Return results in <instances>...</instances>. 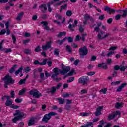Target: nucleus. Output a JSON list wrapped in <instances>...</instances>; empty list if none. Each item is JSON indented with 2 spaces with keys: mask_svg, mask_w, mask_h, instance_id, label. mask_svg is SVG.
Here are the masks:
<instances>
[{
  "mask_svg": "<svg viewBox=\"0 0 127 127\" xmlns=\"http://www.w3.org/2000/svg\"><path fill=\"white\" fill-rule=\"evenodd\" d=\"M70 70V66H62V69L55 67L53 70L54 74L52 75L51 78L56 82H59V81H61V78H57V76L60 74L63 75H65V74H67Z\"/></svg>",
  "mask_w": 127,
  "mask_h": 127,
  "instance_id": "nucleus-1",
  "label": "nucleus"
},
{
  "mask_svg": "<svg viewBox=\"0 0 127 127\" xmlns=\"http://www.w3.org/2000/svg\"><path fill=\"white\" fill-rule=\"evenodd\" d=\"M57 113L54 112H51L48 114H46L44 116L42 122H43L44 123H48V121L51 119V117L57 116Z\"/></svg>",
  "mask_w": 127,
  "mask_h": 127,
  "instance_id": "nucleus-2",
  "label": "nucleus"
},
{
  "mask_svg": "<svg viewBox=\"0 0 127 127\" xmlns=\"http://www.w3.org/2000/svg\"><path fill=\"white\" fill-rule=\"evenodd\" d=\"M2 80L4 81V83L9 84V85H13L15 83V81L9 74L5 75Z\"/></svg>",
  "mask_w": 127,
  "mask_h": 127,
  "instance_id": "nucleus-3",
  "label": "nucleus"
},
{
  "mask_svg": "<svg viewBox=\"0 0 127 127\" xmlns=\"http://www.w3.org/2000/svg\"><path fill=\"white\" fill-rule=\"evenodd\" d=\"M78 51L79 55L80 56V58H84V56H86L88 52V49L86 46L79 48Z\"/></svg>",
  "mask_w": 127,
  "mask_h": 127,
  "instance_id": "nucleus-4",
  "label": "nucleus"
},
{
  "mask_svg": "<svg viewBox=\"0 0 127 127\" xmlns=\"http://www.w3.org/2000/svg\"><path fill=\"white\" fill-rule=\"evenodd\" d=\"M29 94L33 96L36 99H39L40 97H42V94L40 93L39 91L36 89H33L29 91Z\"/></svg>",
  "mask_w": 127,
  "mask_h": 127,
  "instance_id": "nucleus-5",
  "label": "nucleus"
},
{
  "mask_svg": "<svg viewBox=\"0 0 127 127\" xmlns=\"http://www.w3.org/2000/svg\"><path fill=\"white\" fill-rule=\"evenodd\" d=\"M88 80L89 78L88 76H82L78 79V83L82 84L84 86H85V85L87 86L88 85Z\"/></svg>",
  "mask_w": 127,
  "mask_h": 127,
  "instance_id": "nucleus-6",
  "label": "nucleus"
},
{
  "mask_svg": "<svg viewBox=\"0 0 127 127\" xmlns=\"http://www.w3.org/2000/svg\"><path fill=\"white\" fill-rule=\"evenodd\" d=\"M61 86H62V83H59L57 84V86H53L51 88L50 92L52 94H55L56 93L57 90H59L60 88H61Z\"/></svg>",
  "mask_w": 127,
  "mask_h": 127,
  "instance_id": "nucleus-7",
  "label": "nucleus"
},
{
  "mask_svg": "<svg viewBox=\"0 0 127 127\" xmlns=\"http://www.w3.org/2000/svg\"><path fill=\"white\" fill-rule=\"evenodd\" d=\"M52 44V41H50L47 42L46 43L45 45H43L42 46V49H43V50H44V51H46L47 49H49V48H51Z\"/></svg>",
  "mask_w": 127,
  "mask_h": 127,
  "instance_id": "nucleus-8",
  "label": "nucleus"
},
{
  "mask_svg": "<svg viewBox=\"0 0 127 127\" xmlns=\"http://www.w3.org/2000/svg\"><path fill=\"white\" fill-rule=\"evenodd\" d=\"M104 10L105 11H107V13H109V14H112V13L114 14L116 11H118V10L116 11V10L111 8L110 7L107 6H104Z\"/></svg>",
  "mask_w": 127,
  "mask_h": 127,
  "instance_id": "nucleus-9",
  "label": "nucleus"
},
{
  "mask_svg": "<svg viewBox=\"0 0 127 127\" xmlns=\"http://www.w3.org/2000/svg\"><path fill=\"white\" fill-rule=\"evenodd\" d=\"M103 109H104L103 106H99L96 109V111L94 113L96 117H98L101 115H102V111H103Z\"/></svg>",
  "mask_w": 127,
  "mask_h": 127,
  "instance_id": "nucleus-10",
  "label": "nucleus"
},
{
  "mask_svg": "<svg viewBox=\"0 0 127 127\" xmlns=\"http://www.w3.org/2000/svg\"><path fill=\"white\" fill-rule=\"evenodd\" d=\"M110 36V34H105L103 32H100L97 35V38L99 40H102V39H104V38H106V37H108V36Z\"/></svg>",
  "mask_w": 127,
  "mask_h": 127,
  "instance_id": "nucleus-11",
  "label": "nucleus"
},
{
  "mask_svg": "<svg viewBox=\"0 0 127 127\" xmlns=\"http://www.w3.org/2000/svg\"><path fill=\"white\" fill-rule=\"evenodd\" d=\"M84 19L85 20H89L91 22V23H94L95 22V19L92 16L89 15L88 14H86L84 15Z\"/></svg>",
  "mask_w": 127,
  "mask_h": 127,
  "instance_id": "nucleus-12",
  "label": "nucleus"
},
{
  "mask_svg": "<svg viewBox=\"0 0 127 127\" xmlns=\"http://www.w3.org/2000/svg\"><path fill=\"white\" fill-rule=\"evenodd\" d=\"M118 13H121V12H123V13L121 15V16L125 18V17H127V8L125 9V10H118L117 11Z\"/></svg>",
  "mask_w": 127,
  "mask_h": 127,
  "instance_id": "nucleus-13",
  "label": "nucleus"
},
{
  "mask_svg": "<svg viewBox=\"0 0 127 127\" xmlns=\"http://www.w3.org/2000/svg\"><path fill=\"white\" fill-rule=\"evenodd\" d=\"M126 86H127V83H124L122 84L119 87L117 88L116 92H122L123 91V89H124V88L126 87Z\"/></svg>",
  "mask_w": 127,
  "mask_h": 127,
  "instance_id": "nucleus-14",
  "label": "nucleus"
},
{
  "mask_svg": "<svg viewBox=\"0 0 127 127\" xmlns=\"http://www.w3.org/2000/svg\"><path fill=\"white\" fill-rule=\"evenodd\" d=\"M40 9H41L42 12H45L47 10V6H46V4L44 3L41 4L39 6Z\"/></svg>",
  "mask_w": 127,
  "mask_h": 127,
  "instance_id": "nucleus-15",
  "label": "nucleus"
},
{
  "mask_svg": "<svg viewBox=\"0 0 127 127\" xmlns=\"http://www.w3.org/2000/svg\"><path fill=\"white\" fill-rule=\"evenodd\" d=\"M97 27L94 28V31H96V32H99L100 30V27H101V25H103V23L102 22H99L97 23Z\"/></svg>",
  "mask_w": 127,
  "mask_h": 127,
  "instance_id": "nucleus-16",
  "label": "nucleus"
},
{
  "mask_svg": "<svg viewBox=\"0 0 127 127\" xmlns=\"http://www.w3.org/2000/svg\"><path fill=\"white\" fill-rule=\"evenodd\" d=\"M35 123V119L34 117H32L29 120L28 123V126H33L34 123Z\"/></svg>",
  "mask_w": 127,
  "mask_h": 127,
  "instance_id": "nucleus-17",
  "label": "nucleus"
},
{
  "mask_svg": "<svg viewBox=\"0 0 127 127\" xmlns=\"http://www.w3.org/2000/svg\"><path fill=\"white\" fill-rule=\"evenodd\" d=\"M24 14V13L23 12H21L20 13H18L16 18V20H17V21H20V20H21V18L23 17Z\"/></svg>",
  "mask_w": 127,
  "mask_h": 127,
  "instance_id": "nucleus-18",
  "label": "nucleus"
},
{
  "mask_svg": "<svg viewBox=\"0 0 127 127\" xmlns=\"http://www.w3.org/2000/svg\"><path fill=\"white\" fill-rule=\"evenodd\" d=\"M56 100H58V103L60 105H64L65 104V99H63L61 98H56Z\"/></svg>",
  "mask_w": 127,
  "mask_h": 127,
  "instance_id": "nucleus-19",
  "label": "nucleus"
},
{
  "mask_svg": "<svg viewBox=\"0 0 127 127\" xmlns=\"http://www.w3.org/2000/svg\"><path fill=\"white\" fill-rule=\"evenodd\" d=\"M22 70H23V66H22L18 69V70L15 72V75H16V76H17V75H18L19 73H21V74H22Z\"/></svg>",
  "mask_w": 127,
  "mask_h": 127,
  "instance_id": "nucleus-20",
  "label": "nucleus"
},
{
  "mask_svg": "<svg viewBox=\"0 0 127 127\" xmlns=\"http://www.w3.org/2000/svg\"><path fill=\"white\" fill-rule=\"evenodd\" d=\"M66 39H67L69 43H71V42H73V41H74V39L72 38V37H65V38H64V41L66 40Z\"/></svg>",
  "mask_w": 127,
  "mask_h": 127,
  "instance_id": "nucleus-21",
  "label": "nucleus"
},
{
  "mask_svg": "<svg viewBox=\"0 0 127 127\" xmlns=\"http://www.w3.org/2000/svg\"><path fill=\"white\" fill-rule=\"evenodd\" d=\"M65 42V40L64 39H63V40H58L57 41H56V43L57 44H59V45H62V44H63V43H64V42Z\"/></svg>",
  "mask_w": 127,
  "mask_h": 127,
  "instance_id": "nucleus-22",
  "label": "nucleus"
},
{
  "mask_svg": "<svg viewBox=\"0 0 127 127\" xmlns=\"http://www.w3.org/2000/svg\"><path fill=\"white\" fill-rule=\"evenodd\" d=\"M17 67V65H14L11 67V68L9 70V72L10 74H12L15 71V68Z\"/></svg>",
  "mask_w": 127,
  "mask_h": 127,
  "instance_id": "nucleus-23",
  "label": "nucleus"
},
{
  "mask_svg": "<svg viewBox=\"0 0 127 127\" xmlns=\"http://www.w3.org/2000/svg\"><path fill=\"white\" fill-rule=\"evenodd\" d=\"M12 100H6L5 102V105L7 107H9V106H12Z\"/></svg>",
  "mask_w": 127,
  "mask_h": 127,
  "instance_id": "nucleus-24",
  "label": "nucleus"
},
{
  "mask_svg": "<svg viewBox=\"0 0 127 127\" xmlns=\"http://www.w3.org/2000/svg\"><path fill=\"white\" fill-rule=\"evenodd\" d=\"M104 64H105V63H102V64H99L98 67L99 68L102 67L103 68V69H105V70L107 69L108 68V66H107V65H105L104 66H102V65H104Z\"/></svg>",
  "mask_w": 127,
  "mask_h": 127,
  "instance_id": "nucleus-25",
  "label": "nucleus"
},
{
  "mask_svg": "<svg viewBox=\"0 0 127 127\" xmlns=\"http://www.w3.org/2000/svg\"><path fill=\"white\" fill-rule=\"evenodd\" d=\"M27 90V89H26V88H23L19 92V96H22V95H24V94H25V92H26Z\"/></svg>",
  "mask_w": 127,
  "mask_h": 127,
  "instance_id": "nucleus-26",
  "label": "nucleus"
},
{
  "mask_svg": "<svg viewBox=\"0 0 127 127\" xmlns=\"http://www.w3.org/2000/svg\"><path fill=\"white\" fill-rule=\"evenodd\" d=\"M93 126V122H87L86 125H82L80 127H89Z\"/></svg>",
  "mask_w": 127,
  "mask_h": 127,
  "instance_id": "nucleus-27",
  "label": "nucleus"
},
{
  "mask_svg": "<svg viewBox=\"0 0 127 127\" xmlns=\"http://www.w3.org/2000/svg\"><path fill=\"white\" fill-rule=\"evenodd\" d=\"M75 27H76L71 24H69L68 26V28L69 30H70V31H75V29H74Z\"/></svg>",
  "mask_w": 127,
  "mask_h": 127,
  "instance_id": "nucleus-28",
  "label": "nucleus"
},
{
  "mask_svg": "<svg viewBox=\"0 0 127 127\" xmlns=\"http://www.w3.org/2000/svg\"><path fill=\"white\" fill-rule=\"evenodd\" d=\"M2 51H4L5 53H8L12 51L10 48H2Z\"/></svg>",
  "mask_w": 127,
  "mask_h": 127,
  "instance_id": "nucleus-29",
  "label": "nucleus"
},
{
  "mask_svg": "<svg viewBox=\"0 0 127 127\" xmlns=\"http://www.w3.org/2000/svg\"><path fill=\"white\" fill-rule=\"evenodd\" d=\"M59 49L57 48H55L54 51V54L55 55H56V56H59V52H60Z\"/></svg>",
  "mask_w": 127,
  "mask_h": 127,
  "instance_id": "nucleus-30",
  "label": "nucleus"
},
{
  "mask_svg": "<svg viewBox=\"0 0 127 127\" xmlns=\"http://www.w3.org/2000/svg\"><path fill=\"white\" fill-rule=\"evenodd\" d=\"M124 103L123 102H121L120 103L119 102H117L115 104V107L117 109H120L121 107H122V105H123Z\"/></svg>",
  "mask_w": 127,
  "mask_h": 127,
  "instance_id": "nucleus-31",
  "label": "nucleus"
},
{
  "mask_svg": "<svg viewBox=\"0 0 127 127\" xmlns=\"http://www.w3.org/2000/svg\"><path fill=\"white\" fill-rule=\"evenodd\" d=\"M65 35H66V32H60L57 35V37L58 38H61L63 36H65Z\"/></svg>",
  "mask_w": 127,
  "mask_h": 127,
  "instance_id": "nucleus-32",
  "label": "nucleus"
},
{
  "mask_svg": "<svg viewBox=\"0 0 127 127\" xmlns=\"http://www.w3.org/2000/svg\"><path fill=\"white\" fill-rule=\"evenodd\" d=\"M72 14H73V13L72 12V11H71V10H67L66 12V16H68V17L72 16Z\"/></svg>",
  "mask_w": 127,
  "mask_h": 127,
  "instance_id": "nucleus-33",
  "label": "nucleus"
},
{
  "mask_svg": "<svg viewBox=\"0 0 127 127\" xmlns=\"http://www.w3.org/2000/svg\"><path fill=\"white\" fill-rule=\"evenodd\" d=\"M47 7H48V10L49 12H51L52 11V9L51 8V3L49 2L47 4Z\"/></svg>",
  "mask_w": 127,
  "mask_h": 127,
  "instance_id": "nucleus-34",
  "label": "nucleus"
},
{
  "mask_svg": "<svg viewBox=\"0 0 127 127\" xmlns=\"http://www.w3.org/2000/svg\"><path fill=\"white\" fill-rule=\"evenodd\" d=\"M74 73H75V69H71V71H70L67 74V76H73L74 75Z\"/></svg>",
  "mask_w": 127,
  "mask_h": 127,
  "instance_id": "nucleus-35",
  "label": "nucleus"
},
{
  "mask_svg": "<svg viewBox=\"0 0 127 127\" xmlns=\"http://www.w3.org/2000/svg\"><path fill=\"white\" fill-rule=\"evenodd\" d=\"M24 53L25 54H31V50H29L28 49H25L24 50Z\"/></svg>",
  "mask_w": 127,
  "mask_h": 127,
  "instance_id": "nucleus-36",
  "label": "nucleus"
},
{
  "mask_svg": "<svg viewBox=\"0 0 127 127\" xmlns=\"http://www.w3.org/2000/svg\"><path fill=\"white\" fill-rule=\"evenodd\" d=\"M82 37H80V39L82 40V41H85V39H86V36H87V33L82 34Z\"/></svg>",
  "mask_w": 127,
  "mask_h": 127,
  "instance_id": "nucleus-37",
  "label": "nucleus"
},
{
  "mask_svg": "<svg viewBox=\"0 0 127 127\" xmlns=\"http://www.w3.org/2000/svg\"><path fill=\"white\" fill-rule=\"evenodd\" d=\"M47 60H46V59H44V60L42 62L39 63V65H40V66H43L44 65H46V62H47Z\"/></svg>",
  "mask_w": 127,
  "mask_h": 127,
  "instance_id": "nucleus-38",
  "label": "nucleus"
},
{
  "mask_svg": "<svg viewBox=\"0 0 127 127\" xmlns=\"http://www.w3.org/2000/svg\"><path fill=\"white\" fill-rule=\"evenodd\" d=\"M65 48L67 52H69V53L72 52V48H71V47H70V46L67 45Z\"/></svg>",
  "mask_w": 127,
  "mask_h": 127,
  "instance_id": "nucleus-39",
  "label": "nucleus"
},
{
  "mask_svg": "<svg viewBox=\"0 0 127 127\" xmlns=\"http://www.w3.org/2000/svg\"><path fill=\"white\" fill-rule=\"evenodd\" d=\"M115 117V115H114V113H112V114H110L108 116V120L109 121H111V120H113Z\"/></svg>",
  "mask_w": 127,
  "mask_h": 127,
  "instance_id": "nucleus-40",
  "label": "nucleus"
},
{
  "mask_svg": "<svg viewBox=\"0 0 127 127\" xmlns=\"http://www.w3.org/2000/svg\"><path fill=\"white\" fill-rule=\"evenodd\" d=\"M61 9H63V10L65 9H67L68 8V5L67 4H65L64 5H63L61 6Z\"/></svg>",
  "mask_w": 127,
  "mask_h": 127,
  "instance_id": "nucleus-41",
  "label": "nucleus"
},
{
  "mask_svg": "<svg viewBox=\"0 0 127 127\" xmlns=\"http://www.w3.org/2000/svg\"><path fill=\"white\" fill-rule=\"evenodd\" d=\"M68 1H69V0H62L60 2L57 3L56 5H61V3H66V2H68Z\"/></svg>",
  "mask_w": 127,
  "mask_h": 127,
  "instance_id": "nucleus-42",
  "label": "nucleus"
},
{
  "mask_svg": "<svg viewBox=\"0 0 127 127\" xmlns=\"http://www.w3.org/2000/svg\"><path fill=\"white\" fill-rule=\"evenodd\" d=\"M84 27H85V26L84 25L79 26V32H84Z\"/></svg>",
  "mask_w": 127,
  "mask_h": 127,
  "instance_id": "nucleus-43",
  "label": "nucleus"
},
{
  "mask_svg": "<svg viewBox=\"0 0 127 127\" xmlns=\"http://www.w3.org/2000/svg\"><path fill=\"white\" fill-rule=\"evenodd\" d=\"M26 82V80H25V79H22L19 81V84L20 85H23L25 84Z\"/></svg>",
  "mask_w": 127,
  "mask_h": 127,
  "instance_id": "nucleus-44",
  "label": "nucleus"
},
{
  "mask_svg": "<svg viewBox=\"0 0 127 127\" xmlns=\"http://www.w3.org/2000/svg\"><path fill=\"white\" fill-rule=\"evenodd\" d=\"M75 80V77H69V79L67 80V83H72V82L74 81Z\"/></svg>",
  "mask_w": 127,
  "mask_h": 127,
  "instance_id": "nucleus-45",
  "label": "nucleus"
},
{
  "mask_svg": "<svg viewBox=\"0 0 127 127\" xmlns=\"http://www.w3.org/2000/svg\"><path fill=\"white\" fill-rule=\"evenodd\" d=\"M16 117L17 118V120H18V121H21V119H22V118H23V114H19V116H18Z\"/></svg>",
  "mask_w": 127,
  "mask_h": 127,
  "instance_id": "nucleus-46",
  "label": "nucleus"
},
{
  "mask_svg": "<svg viewBox=\"0 0 127 127\" xmlns=\"http://www.w3.org/2000/svg\"><path fill=\"white\" fill-rule=\"evenodd\" d=\"M12 39L13 40V43H15L16 42V37L13 34H12Z\"/></svg>",
  "mask_w": 127,
  "mask_h": 127,
  "instance_id": "nucleus-47",
  "label": "nucleus"
},
{
  "mask_svg": "<svg viewBox=\"0 0 127 127\" xmlns=\"http://www.w3.org/2000/svg\"><path fill=\"white\" fill-rule=\"evenodd\" d=\"M121 16H122L121 14L116 15L115 17L116 20H120L121 19Z\"/></svg>",
  "mask_w": 127,
  "mask_h": 127,
  "instance_id": "nucleus-48",
  "label": "nucleus"
},
{
  "mask_svg": "<svg viewBox=\"0 0 127 127\" xmlns=\"http://www.w3.org/2000/svg\"><path fill=\"white\" fill-rule=\"evenodd\" d=\"M30 41V39H28L26 40H24L23 41V44H25V45H26V44L27 43H28Z\"/></svg>",
  "mask_w": 127,
  "mask_h": 127,
  "instance_id": "nucleus-49",
  "label": "nucleus"
},
{
  "mask_svg": "<svg viewBox=\"0 0 127 127\" xmlns=\"http://www.w3.org/2000/svg\"><path fill=\"white\" fill-rule=\"evenodd\" d=\"M40 50H41V49L40 48V46H38L36 48H35V52H40Z\"/></svg>",
  "mask_w": 127,
  "mask_h": 127,
  "instance_id": "nucleus-50",
  "label": "nucleus"
},
{
  "mask_svg": "<svg viewBox=\"0 0 127 127\" xmlns=\"http://www.w3.org/2000/svg\"><path fill=\"white\" fill-rule=\"evenodd\" d=\"M121 83V81H117L116 82H113L111 83V85H114V86H116V85H119Z\"/></svg>",
  "mask_w": 127,
  "mask_h": 127,
  "instance_id": "nucleus-51",
  "label": "nucleus"
},
{
  "mask_svg": "<svg viewBox=\"0 0 127 127\" xmlns=\"http://www.w3.org/2000/svg\"><path fill=\"white\" fill-rule=\"evenodd\" d=\"M120 67L121 66L118 65H115L114 67V70H115V71H118V70H120Z\"/></svg>",
  "mask_w": 127,
  "mask_h": 127,
  "instance_id": "nucleus-52",
  "label": "nucleus"
},
{
  "mask_svg": "<svg viewBox=\"0 0 127 127\" xmlns=\"http://www.w3.org/2000/svg\"><path fill=\"white\" fill-rule=\"evenodd\" d=\"M10 108H11L12 109H18L19 108V106L14 105V104H12L10 106Z\"/></svg>",
  "mask_w": 127,
  "mask_h": 127,
  "instance_id": "nucleus-53",
  "label": "nucleus"
},
{
  "mask_svg": "<svg viewBox=\"0 0 127 127\" xmlns=\"http://www.w3.org/2000/svg\"><path fill=\"white\" fill-rule=\"evenodd\" d=\"M127 68V66H122L120 67V70L121 72H124L126 69Z\"/></svg>",
  "mask_w": 127,
  "mask_h": 127,
  "instance_id": "nucleus-54",
  "label": "nucleus"
},
{
  "mask_svg": "<svg viewBox=\"0 0 127 127\" xmlns=\"http://www.w3.org/2000/svg\"><path fill=\"white\" fill-rule=\"evenodd\" d=\"M95 60H97V56H92L90 59V61H95Z\"/></svg>",
  "mask_w": 127,
  "mask_h": 127,
  "instance_id": "nucleus-55",
  "label": "nucleus"
},
{
  "mask_svg": "<svg viewBox=\"0 0 127 127\" xmlns=\"http://www.w3.org/2000/svg\"><path fill=\"white\" fill-rule=\"evenodd\" d=\"M99 20H104L105 19V15H101L99 17Z\"/></svg>",
  "mask_w": 127,
  "mask_h": 127,
  "instance_id": "nucleus-56",
  "label": "nucleus"
},
{
  "mask_svg": "<svg viewBox=\"0 0 127 127\" xmlns=\"http://www.w3.org/2000/svg\"><path fill=\"white\" fill-rule=\"evenodd\" d=\"M9 0H0V3H6L8 2Z\"/></svg>",
  "mask_w": 127,
  "mask_h": 127,
  "instance_id": "nucleus-57",
  "label": "nucleus"
},
{
  "mask_svg": "<svg viewBox=\"0 0 127 127\" xmlns=\"http://www.w3.org/2000/svg\"><path fill=\"white\" fill-rule=\"evenodd\" d=\"M40 78L42 80H45V78H44V73H41L40 74Z\"/></svg>",
  "mask_w": 127,
  "mask_h": 127,
  "instance_id": "nucleus-58",
  "label": "nucleus"
},
{
  "mask_svg": "<svg viewBox=\"0 0 127 127\" xmlns=\"http://www.w3.org/2000/svg\"><path fill=\"white\" fill-rule=\"evenodd\" d=\"M22 101V99H20V98H17L15 100V102H16V103H21V102Z\"/></svg>",
  "mask_w": 127,
  "mask_h": 127,
  "instance_id": "nucleus-59",
  "label": "nucleus"
},
{
  "mask_svg": "<svg viewBox=\"0 0 127 127\" xmlns=\"http://www.w3.org/2000/svg\"><path fill=\"white\" fill-rule=\"evenodd\" d=\"M10 95L11 98H14V96H15V93H14V91L12 90L10 92Z\"/></svg>",
  "mask_w": 127,
  "mask_h": 127,
  "instance_id": "nucleus-60",
  "label": "nucleus"
},
{
  "mask_svg": "<svg viewBox=\"0 0 127 127\" xmlns=\"http://www.w3.org/2000/svg\"><path fill=\"white\" fill-rule=\"evenodd\" d=\"M88 93V90L86 89L81 90L80 91V94H87Z\"/></svg>",
  "mask_w": 127,
  "mask_h": 127,
  "instance_id": "nucleus-61",
  "label": "nucleus"
},
{
  "mask_svg": "<svg viewBox=\"0 0 127 127\" xmlns=\"http://www.w3.org/2000/svg\"><path fill=\"white\" fill-rule=\"evenodd\" d=\"M30 71H31V69H30V68H29V67H27V68H26L25 69V73H28V72H30Z\"/></svg>",
  "mask_w": 127,
  "mask_h": 127,
  "instance_id": "nucleus-62",
  "label": "nucleus"
},
{
  "mask_svg": "<svg viewBox=\"0 0 127 127\" xmlns=\"http://www.w3.org/2000/svg\"><path fill=\"white\" fill-rule=\"evenodd\" d=\"M13 2L11 0H10L8 1V4L10 5V6H14V4L12 3Z\"/></svg>",
  "mask_w": 127,
  "mask_h": 127,
  "instance_id": "nucleus-63",
  "label": "nucleus"
},
{
  "mask_svg": "<svg viewBox=\"0 0 127 127\" xmlns=\"http://www.w3.org/2000/svg\"><path fill=\"white\" fill-rule=\"evenodd\" d=\"M100 92H102L103 94H106L107 93V88H103L100 91Z\"/></svg>",
  "mask_w": 127,
  "mask_h": 127,
  "instance_id": "nucleus-64",
  "label": "nucleus"
}]
</instances>
